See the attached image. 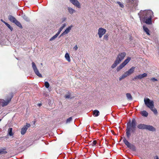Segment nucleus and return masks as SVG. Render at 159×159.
Returning a JSON list of instances; mask_svg holds the SVG:
<instances>
[{
    "label": "nucleus",
    "instance_id": "3",
    "mask_svg": "<svg viewBox=\"0 0 159 159\" xmlns=\"http://www.w3.org/2000/svg\"><path fill=\"white\" fill-rule=\"evenodd\" d=\"M126 6L130 9H135L138 5L137 0H126Z\"/></svg>",
    "mask_w": 159,
    "mask_h": 159
},
{
    "label": "nucleus",
    "instance_id": "4",
    "mask_svg": "<svg viewBox=\"0 0 159 159\" xmlns=\"http://www.w3.org/2000/svg\"><path fill=\"white\" fill-rule=\"evenodd\" d=\"M131 60V58L129 57H127V58L121 63L117 69L116 70L117 72L119 71L122 68H123L126 65H127Z\"/></svg>",
    "mask_w": 159,
    "mask_h": 159
},
{
    "label": "nucleus",
    "instance_id": "19",
    "mask_svg": "<svg viewBox=\"0 0 159 159\" xmlns=\"http://www.w3.org/2000/svg\"><path fill=\"white\" fill-rule=\"evenodd\" d=\"M67 9L69 13L70 14H72L73 13L76 12V11L75 10L73 9L72 8L70 7H68Z\"/></svg>",
    "mask_w": 159,
    "mask_h": 159
},
{
    "label": "nucleus",
    "instance_id": "33",
    "mask_svg": "<svg viewBox=\"0 0 159 159\" xmlns=\"http://www.w3.org/2000/svg\"><path fill=\"white\" fill-rule=\"evenodd\" d=\"M108 36L109 35L108 34H106L104 35L103 37L104 39L106 40V41H107L108 40Z\"/></svg>",
    "mask_w": 159,
    "mask_h": 159
},
{
    "label": "nucleus",
    "instance_id": "13",
    "mask_svg": "<svg viewBox=\"0 0 159 159\" xmlns=\"http://www.w3.org/2000/svg\"><path fill=\"white\" fill-rule=\"evenodd\" d=\"M70 2L75 6L80 8H81V5L77 0H69Z\"/></svg>",
    "mask_w": 159,
    "mask_h": 159
},
{
    "label": "nucleus",
    "instance_id": "16",
    "mask_svg": "<svg viewBox=\"0 0 159 159\" xmlns=\"http://www.w3.org/2000/svg\"><path fill=\"white\" fill-rule=\"evenodd\" d=\"M135 67L133 66L126 72L129 75L133 73L134 71Z\"/></svg>",
    "mask_w": 159,
    "mask_h": 159
},
{
    "label": "nucleus",
    "instance_id": "37",
    "mask_svg": "<svg viewBox=\"0 0 159 159\" xmlns=\"http://www.w3.org/2000/svg\"><path fill=\"white\" fill-rule=\"evenodd\" d=\"M138 79H139V75H138L135 76V77H134L133 79H132L133 80H135Z\"/></svg>",
    "mask_w": 159,
    "mask_h": 159
},
{
    "label": "nucleus",
    "instance_id": "5",
    "mask_svg": "<svg viewBox=\"0 0 159 159\" xmlns=\"http://www.w3.org/2000/svg\"><path fill=\"white\" fill-rule=\"evenodd\" d=\"M8 19L10 21L15 23L16 25L19 27L21 28H22V26L20 23L19 21H18L13 16L11 15H9L8 16Z\"/></svg>",
    "mask_w": 159,
    "mask_h": 159
},
{
    "label": "nucleus",
    "instance_id": "2",
    "mask_svg": "<svg viewBox=\"0 0 159 159\" xmlns=\"http://www.w3.org/2000/svg\"><path fill=\"white\" fill-rule=\"evenodd\" d=\"M136 122L135 119L133 118L131 121L130 120L127 124L126 134L128 138L131 135V132L134 133L136 129Z\"/></svg>",
    "mask_w": 159,
    "mask_h": 159
},
{
    "label": "nucleus",
    "instance_id": "1",
    "mask_svg": "<svg viewBox=\"0 0 159 159\" xmlns=\"http://www.w3.org/2000/svg\"><path fill=\"white\" fill-rule=\"evenodd\" d=\"M140 20L147 24L151 25L152 24V18L154 16L153 11L150 10H141L138 14Z\"/></svg>",
    "mask_w": 159,
    "mask_h": 159
},
{
    "label": "nucleus",
    "instance_id": "47",
    "mask_svg": "<svg viewBox=\"0 0 159 159\" xmlns=\"http://www.w3.org/2000/svg\"><path fill=\"white\" fill-rule=\"evenodd\" d=\"M66 19L65 18H63L62 19V22L65 21L66 20Z\"/></svg>",
    "mask_w": 159,
    "mask_h": 159
},
{
    "label": "nucleus",
    "instance_id": "15",
    "mask_svg": "<svg viewBox=\"0 0 159 159\" xmlns=\"http://www.w3.org/2000/svg\"><path fill=\"white\" fill-rule=\"evenodd\" d=\"M145 129L153 132L156 131V129L153 126L149 125H146Z\"/></svg>",
    "mask_w": 159,
    "mask_h": 159
},
{
    "label": "nucleus",
    "instance_id": "7",
    "mask_svg": "<svg viewBox=\"0 0 159 159\" xmlns=\"http://www.w3.org/2000/svg\"><path fill=\"white\" fill-rule=\"evenodd\" d=\"M144 101L146 106L149 108L153 107L154 105L153 101L148 98H145Z\"/></svg>",
    "mask_w": 159,
    "mask_h": 159
},
{
    "label": "nucleus",
    "instance_id": "10",
    "mask_svg": "<svg viewBox=\"0 0 159 159\" xmlns=\"http://www.w3.org/2000/svg\"><path fill=\"white\" fill-rule=\"evenodd\" d=\"M32 67L35 73L39 77L42 78V75L39 72V71L35 63L34 62H32Z\"/></svg>",
    "mask_w": 159,
    "mask_h": 159
},
{
    "label": "nucleus",
    "instance_id": "8",
    "mask_svg": "<svg viewBox=\"0 0 159 159\" xmlns=\"http://www.w3.org/2000/svg\"><path fill=\"white\" fill-rule=\"evenodd\" d=\"M12 98V97H8L6 100L3 99H0V106L4 107L7 105L11 101Z\"/></svg>",
    "mask_w": 159,
    "mask_h": 159
},
{
    "label": "nucleus",
    "instance_id": "6",
    "mask_svg": "<svg viewBox=\"0 0 159 159\" xmlns=\"http://www.w3.org/2000/svg\"><path fill=\"white\" fill-rule=\"evenodd\" d=\"M123 141L125 144L129 148L131 149L134 151H135L136 150V148L135 146L129 143L126 139L125 137L123 138Z\"/></svg>",
    "mask_w": 159,
    "mask_h": 159
},
{
    "label": "nucleus",
    "instance_id": "26",
    "mask_svg": "<svg viewBox=\"0 0 159 159\" xmlns=\"http://www.w3.org/2000/svg\"><path fill=\"white\" fill-rule=\"evenodd\" d=\"M150 110L152 111L155 114H157V109L154 107V106L153 105V107L149 108Z\"/></svg>",
    "mask_w": 159,
    "mask_h": 159
},
{
    "label": "nucleus",
    "instance_id": "17",
    "mask_svg": "<svg viewBox=\"0 0 159 159\" xmlns=\"http://www.w3.org/2000/svg\"><path fill=\"white\" fill-rule=\"evenodd\" d=\"M7 153L6 151V148L5 147L0 148V154H6Z\"/></svg>",
    "mask_w": 159,
    "mask_h": 159
},
{
    "label": "nucleus",
    "instance_id": "41",
    "mask_svg": "<svg viewBox=\"0 0 159 159\" xmlns=\"http://www.w3.org/2000/svg\"><path fill=\"white\" fill-rule=\"evenodd\" d=\"M65 97L66 98H69L70 97V95H67L65 96Z\"/></svg>",
    "mask_w": 159,
    "mask_h": 159
},
{
    "label": "nucleus",
    "instance_id": "39",
    "mask_svg": "<svg viewBox=\"0 0 159 159\" xmlns=\"http://www.w3.org/2000/svg\"><path fill=\"white\" fill-rule=\"evenodd\" d=\"M97 142L96 140H94L93 142L91 143V144L92 146H94L96 144Z\"/></svg>",
    "mask_w": 159,
    "mask_h": 159
},
{
    "label": "nucleus",
    "instance_id": "35",
    "mask_svg": "<svg viewBox=\"0 0 159 159\" xmlns=\"http://www.w3.org/2000/svg\"><path fill=\"white\" fill-rule=\"evenodd\" d=\"M72 117H70L67 119L66 121V123H70L72 120Z\"/></svg>",
    "mask_w": 159,
    "mask_h": 159
},
{
    "label": "nucleus",
    "instance_id": "49",
    "mask_svg": "<svg viewBox=\"0 0 159 159\" xmlns=\"http://www.w3.org/2000/svg\"><path fill=\"white\" fill-rule=\"evenodd\" d=\"M41 65H42V63H41Z\"/></svg>",
    "mask_w": 159,
    "mask_h": 159
},
{
    "label": "nucleus",
    "instance_id": "27",
    "mask_svg": "<svg viewBox=\"0 0 159 159\" xmlns=\"http://www.w3.org/2000/svg\"><path fill=\"white\" fill-rule=\"evenodd\" d=\"M12 131V128H10L8 129V134L10 136H12L13 135Z\"/></svg>",
    "mask_w": 159,
    "mask_h": 159
},
{
    "label": "nucleus",
    "instance_id": "23",
    "mask_svg": "<svg viewBox=\"0 0 159 159\" xmlns=\"http://www.w3.org/2000/svg\"><path fill=\"white\" fill-rule=\"evenodd\" d=\"M139 75V80H141L143 78L147 77V74L146 73H144L143 74H140Z\"/></svg>",
    "mask_w": 159,
    "mask_h": 159
},
{
    "label": "nucleus",
    "instance_id": "43",
    "mask_svg": "<svg viewBox=\"0 0 159 159\" xmlns=\"http://www.w3.org/2000/svg\"><path fill=\"white\" fill-rule=\"evenodd\" d=\"M20 143L19 141L17 140L15 142V143L16 144L18 145Z\"/></svg>",
    "mask_w": 159,
    "mask_h": 159
},
{
    "label": "nucleus",
    "instance_id": "38",
    "mask_svg": "<svg viewBox=\"0 0 159 159\" xmlns=\"http://www.w3.org/2000/svg\"><path fill=\"white\" fill-rule=\"evenodd\" d=\"M122 76L123 77V78H124L128 76V75H127L126 72H125L122 75Z\"/></svg>",
    "mask_w": 159,
    "mask_h": 159
},
{
    "label": "nucleus",
    "instance_id": "9",
    "mask_svg": "<svg viewBox=\"0 0 159 159\" xmlns=\"http://www.w3.org/2000/svg\"><path fill=\"white\" fill-rule=\"evenodd\" d=\"M126 55V53L125 52H120L118 55L116 60L120 63L124 58Z\"/></svg>",
    "mask_w": 159,
    "mask_h": 159
},
{
    "label": "nucleus",
    "instance_id": "21",
    "mask_svg": "<svg viewBox=\"0 0 159 159\" xmlns=\"http://www.w3.org/2000/svg\"><path fill=\"white\" fill-rule=\"evenodd\" d=\"M119 63H120L116 60L114 61V63L111 66V68L112 69L115 68Z\"/></svg>",
    "mask_w": 159,
    "mask_h": 159
},
{
    "label": "nucleus",
    "instance_id": "28",
    "mask_svg": "<svg viewBox=\"0 0 159 159\" xmlns=\"http://www.w3.org/2000/svg\"><path fill=\"white\" fill-rule=\"evenodd\" d=\"M66 25L65 24H63L62 26L60 28L57 33L59 34L63 29L66 26Z\"/></svg>",
    "mask_w": 159,
    "mask_h": 159
},
{
    "label": "nucleus",
    "instance_id": "31",
    "mask_svg": "<svg viewBox=\"0 0 159 159\" xmlns=\"http://www.w3.org/2000/svg\"><path fill=\"white\" fill-rule=\"evenodd\" d=\"M22 17L26 21H30L29 18L25 15H23L22 16Z\"/></svg>",
    "mask_w": 159,
    "mask_h": 159
},
{
    "label": "nucleus",
    "instance_id": "48",
    "mask_svg": "<svg viewBox=\"0 0 159 159\" xmlns=\"http://www.w3.org/2000/svg\"><path fill=\"white\" fill-rule=\"evenodd\" d=\"M1 120H2V119H0V121H1Z\"/></svg>",
    "mask_w": 159,
    "mask_h": 159
},
{
    "label": "nucleus",
    "instance_id": "29",
    "mask_svg": "<svg viewBox=\"0 0 159 159\" xmlns=\"http://www.w3.org/2000/svg\"><path fill=\"white\" fill-rule=\"evenodd\" d=\"M141 115L143 116L147 117L148 115V113L145 111H143L141 112Z\"/></svg>",
    "mask_w": 159,
    "mask_h": 159
},
{
    "label": "nucleus",
    "instance_id": "18",
    "mask_svg": "<svg viewBox=\"0 0 159 159\" xmlns=\"http://www.w3.org/2000/svg\"><path fill=\"white\" fill-rule=\"evenodd\" d=\"M146 125L140 124L137 125V128L139 129H145Z\"/></svg>",
    "mask_w": 159,
    "mask_h": 159
},
{
    "label": "nucleus",
    "instance_id": "42",
    "mask_svg": "<svg viewBox=\"0 0 159 159\" xmlns=\"http://www.w3.org/2000/svg\"><path fill=\"white\" fill-rule=\"evenodd\" d=\"M73 49H75V50H77L78 49V47L77 45H76L74 46L73 48Z\"/></svg>",
    "mask_w": 159,
    "mask_h": 159
},
{
    "label": "nucleus",
    "instance_id": "12",
    "mask_svg": "<svg viewBox=\"0 0 159 159\" xmlns=\"http://www.w3.org/2000/svg\"><path fill=\"white\" fill-rule=\"evenodd\" d=\"M30 126V124L27 123L26 125L24 126L21 129V134L22 135H24L26 133L28 128Z\"/></svg>",
    "mask_w": 159,
    "mask_h": 159
},
{
    "label": "nucleus",
    "instance_id": "46",
    "mask_svg": "<svg viewBox=\"0 0 159 159\" xmlns=\"http://www.w3.org/2000/svg\"><path fill=\"white\" fill-rule=\"evenodd\" d=\"M42 104L41 103H39L38 104V105L39 106V107H40V106H41L42 105Z\"/></svg>",
    "mask_w": 159,
    "mask_h": 159
},
{
    "label": "nucleus",
    "instance_id": "25",
    "mask_svg": "<svg viewBox=\"0 0 159 159\" xmlns=\"http://www.w3.org/2000/svg\"><path fill=\"white\" fill-rule=\"evenodd\" d=\"M65 57L66 60L68 62L70 61V59L69 54L68 53H66L65 55Z\"/></svg>",
    "mask_w": 159,
    "mask_h": 159
},
{
    "label": "nucleus",
    "instance_id": "34",
    "mask_svg": "<svg viewBox=\"0 0 159 159\" xmlns=\"http://www.w3.org/2000/svg\"><path fill=\"white\" fill-rule=\"evenodd\" d=\"M116 3L118 4L120 7L123 8L124 7L123 4L121 2H117Z\"/></svg>",
    "mask_w": 159,
    "mask_h": 159
},
{
    "label": "nucleus",
    "instance_id": "20",
    "mask_svg": "<svg viewBox=\"0 0 159 159\" xmlns=\"http://www.w3.org/2000/svg\"><path fill=\"white\" fill-rule=\"evenodd\" d=\"M143 28L144 31L146 33V34L148 35H150L149 31L148 28L144 25L143 26Z\"/></svg>",
    "mask_w": 159,
    "mask_h": 159
},
{
    "label": "nucleus",
    "instance_id": "45",
    "mask_svg": "<svg viewBox=\"0 0 159 159\" xmlns=\"http://www.w3.org/2000/svg\"><path fill=\"white\" fill-rule=\"evenodd\" d=\"M154 159H158V157L157 156H155L154 157Z\"/></svg>",
    "mask_w": 159,
    "mask_h": 159
},
{
    "label": "nucleus",
    "instance_id": "22",
    "mask_svg": "<svg viewBox=\"0 0 159 159\" xmlns=\"http://www.w3.org/2000/svg\"><path fill=\"white\" fill-rule=\"evenodd\" d=\"M127 98L129 100H132L133 99L130 93H127L126 94Z\"/></svg>",
    "mask_w": 159,
    "mask_h": 159
},
{
    "label": "nucleus",
    "instance_id": "32",
    "mask_svg": "<svg viewBox=\"0 0 159 159\" xmlns=\"http://www.w3.org/2000/svg\"><path fill=\"white\" fill-rule=\"evenodd\" d=\"M4 23L6 25V26L11 30V31H12L13 30V28L11 27V26L9 24L5 22H4Z\"/></svg>",
    "mask_w": 159,
    "mask_h": 159
},
{
    "label": "nucleus",
    "instance_id": "40",
    "mask_svg": "<svg viewBox=\"0 0 159 159\" xmlns=\"http://www.w3.org/2000/svg\"><path fill=\"white\" fill-rule=\"evenodd\" d=\"M151 80L153 82H155L157 80V79L155 78H152L151 79Z\"/></svg>",
    "mask_w": 159,
    "mask_h": 159
},
{
    "label": "nucleus",
    "instance_id": "44",
    "mask_svg": "<svg viewBox=\"0 0 159 159\" xmlns=\"http://www.w3.org/2000/svg\"><path fill=\"white\" fill-rule=\"evenodd\" d=\"M123 79H124L123 77L121 75V76L119 78V80L120 81Z\"/></svg>",
    "mask_w": 159,
    "mask_h": 159
},
{
    "label": "nucleus",
    "instance_id": "24",
    "mask_svg": "<svg viewBox=\"0 0 159 159\" xmlns=\"http://www.w3.org/2000/svg\"><path fill=\"white\" fill-rule=\"evenodd\" d=\"M99 115V111L97 110H94L93 111V115L95 117H97Z\"/></svg>",
    "mask_w": 159,
    "mask_h": 159
},
{
    "label": "nucleus",
    "instance_id": "14",
    "mask_svg": "<svg viewBox=\"0 0 159 159\" xmlns=\"http://www.w3.org/2000/svg\"><path fill=\"white\" fill-rule=\"evenodd\" d=\"M72 25H70L68 27L60 36L59 38L65 35L68 33L71 30L72 28Z\"/></svg>",
    "mask_w": 159,
    "mask_h": 159
},
{
    "label": "nucleus",
    "instance_id": "11",
    "mask_svg": "<svg viewBox=\"0 0 159 159\" xmlns=\"http://www.w3.org/2000/svg\"><path fill=\"white\" fill-rule=\"evenodd\" d=\"M106 30L105 29L102 28H100L98 30V34L99 38H101L102 36L106 33Z\"/></svg>",
    "mask_w": 159,
    "mask_h": 159
},
{
    "label": "nucleus",
    "instance_id": "36",
    "mask_svg": "<svg viewBox=\"0 0 159 159\" xmlns=\"http://www.w3.org/2000/svg\"><path fill=\"white\" fill-rule=\"evenodd\" d=\"M45 86L47 88H48L49 87V84L48 82L46 81L44 83Z\"/></svg>",
    "mask_w": 159,
    "mask_h": 159
},
{
    "label": "nucleus",
    "instance_id": "30",
    "mask_svg": "<svg viewBox=\"0 0 159 159\" xmlns=\"http://www.w3.org/2000/svg\"><path fill=\"white\" fill-rule=\"evenodd\" d=\"M59 34L57 33L55 35L53 36L52 38H50V41H52L55 39L57 37Z\"/></svg>",
    "mask_w": 159,
    "mask_h": 159
}]
</instances>
